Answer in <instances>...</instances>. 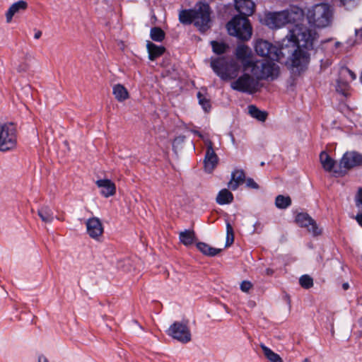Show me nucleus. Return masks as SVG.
I'll return each mask as SVG.
<instances>
[{"instance_id": "obj_1", "label": "nucleus", "mask_w": 362, "mask_h": 362, "mask_svg": "<svg viewBox=\"0 0 362 362\" xmlns=\"http://www.w3.org/2000/svg\"><path fill=\"white\" fill-rule=\"evenodd\" d=\"M304 11L298 6L269 13L265 18L266 24L271 28H279L289 25L288 33L283 39V53L289 54L297 48L307 52L313 48L314 35L312 31L302 24Z\"/></svg>"}, {"instance_id": "obj_2", "label": "nucleus", "mask_w": 362, "mask_h": 362, "mask_svg": "<svg viewBox=\"0 0 362 362\" xmlns=\"http://www.w3.org/2000/svg\"><path fill=\"white\" fill-rule=\"evenodd\" d=\"M255 49L256 53L262 57H265L268 62H279L280 63L288 64L293 71L300 73L303 71L308 65L310 62V55L308 52L303 49L297 48L294 52L289 54L283 53V40H281L280 47L273 45L267 40H257Z\"/></svg>"}, {"instance_id": "obj_3", "label": "nucleus", "mask_w": 362, "mask_h": 362, "mask_svg": "<svg viewBox=\"0 0 362 362\" xmlns=\"http://www.w3.org/2000/svg\"><path fill=\"white\" fill-rule=\"evenodd\" d=\"M235 58L240 61L244 71H250L257 79L274 80L279 74V67L274 62L266 59H252V52L250 47L244 44L238 45L235 51Z\"/></svg>"}, {"instance_id": "obj_4", "label": "nucleus", "mask_w": 362, "mask_h": 362, "mask_svg": "<svg viewBox=\"0 0 362 362\" xmlns=\"http://www.w3.org/2000/svg\"><path fill=\"white\" fill-rule=\"evenodd\" d=\"M211 9L206 2H199L194 9L182 10L179 13V20L183 24L194 23V25L202 32L210 28Z\"/></svg>"}, {"instance_id": "obj_5", "label": "nucleus", "mask_w": 362, "mask_h": 362, "mask_svg": "<svg viewBox=\"0 0 362 362\" xmlns=\"http://www.w3.org/2000/svg\"><path fill=\"white\" fill-rule=\"evenodd\" d=\"M211 67L223 81L236 78L240 71V66L238 62L223 57L212 59Z\"/></svg>"}, {"instance_id": "obj_6", "label": "nucleus", "mask_w": 362, "mask_h": 362, "mask_svg": "<svg viewBox=\"0 0 362 362\" xmlns=\"http://www.w3.org/2000/svg\"><path fill=\"white\" fill-rule=\"evenodd\" d=\"M247 16H236L227 23L228 34L242 40H248L252 35V26Z\"/></svg>"}, {"instance_id": "obj_7", "label": "nucleus", "mask_w": 362, "mask_h": 362, "mask_svg": "<svg viewBox=\"0 0 362 362\" xmlns=\"http://www.w3.org/2000/svg\"><path fill=\"white\" fill-rule=\"evenodd\" d=\"M17 144L16 125L13 122L0 124V151L13 149Z\"/></svg>"}, {"instance_id": "obj_8", "label": "nucleus", "mask_w": 362, "mask_h": 362, "mask_svg": "<svg viewBox=\"0 0 362 362\" xmlns=\"http://www.w3.org/2000/svg\"><path fill=\"white\" fill-rule=\"evenodd\" d=\"M259 80L253 75L244 73L230 83V87L238 92L252 95L259 90Z\"/></svg>"}, {"instance_id": "obj_9", "label": "nucleus", "mask_w": 362, "mask_h": 362, "mask_svg": "<svg viewBox=\"0 0 362 362\" xmlns=\"http://www.w3.org/2000/svg\"><path fill=\"white\" fill-rule=\"evenodd\" d=\"M168 333L173 339L183 344L188 343L192 339L191 332L187 325L179 322H174L170 325Z\"/></svg>"}, {"instance_id": "obj_10", "label": "nucleus", "mask_w": 362, "mask_h": 362, "mask_svg": "<svg viewBox=\"0 0 362 362\" xmlns=\"http://www.w3.org/2000/svg\"><path fill=\"white\" fill-rule=\"evenodd\" d=\"M333 18V6L326 3L318 4V28L331 25Z\"/></svg>"}, {"instance_id": "obj_11", "label": "nucleus", "mask_w": 362, "mask_h": 362, "mask_svg": "<svg viewBox=\"0 0 362 362\" xmlns=\"http://www.w3.org/2000/svg\"><path fill=\"white\" fill-rule=\"evenodd\" d=\"M204 144L206 146L204 160V170L208 173H211L216 167L218 158L214 150L212 141L209 139H204Z\"/></svg>"}, {"instance_id": "obj_12", "label": "nucleus", "mask_w": 362, "mask_h": 362, "mask_svg": "<svg viewBox=\"0 0 362 362\" xmlns=\"http://www.w3.org/2000/svg\"><path fill=\"white\" fill-rule=\"evenodd\" d=\"M86 232L88 235L95 240H99L103 233V226L98 218L93 217L86 221Z\"/></svg>"}, {"instance_id": "obj_13", "label": "nucleus", "mask_w": 362, "mask_h": 362, "mask_svg": "<svg viewBox=\"0 0 362 362\" xmlns=\"http://www.w3.org/2000/svg\"><path fill=\"white\" fill-rule=\"evenodd\" d=\"M362 165V155L356 151L345 153L340 160V166L349 170Z\"/></svg>"}, {"instance_id": "obj_14", "label": "nucleus", "mask_w": 362, "mask_h": 362, "mask_svg": "<svg viewBox=\"0 0 362 362\" xmlns=\"http://www.w3.org/2000/svg\"><path fill=\"white\" fill-rule=\"evenodd\" d=\"M296 223L300 226L308 229L313 236L317 235V226L315 221L306 213L297 214L295 218Z\"/></svg>"}, {"instance_id": "obj_15", "label": "nucleus", "mask_w": 362, "mask_h": 362, "mask_svg": "<svg viewBox=\"0 0 362 362\" xmlns=\"http://www.w3.org/2000/svg\"><path fill=\"white\" fill-rule=\"evenodd\" d=\"M237 11L244 16L252 15L255 11V3L252 0H234Z\"/></svg>"}, {"instance_id": "obj_16", "label": "nucleus", "mask_w": 362, "mask_h": 362, "mask_svg": "<svg viewBox=\"0 0 362 362\" xmlns=\"http://www.w3.org/2000/svg\"><path fill=\"white\" fill-rule=\"evenodd\" d=\"M96 185L100 189V194L105 197L113 196L116 192L115 185L110 180H98L96 181Z\"/></svg>"}, {"instance_id": "obj_17", "label": "nucleus", "mask_w": 362, "mask_h": 362, "mask_svg": "<svg viewBox=\"0 0 362 362\" xmlns=\"http://www.w3.org/2000/svg\"><path fill=\"white\" fill-rule=\"evenodd\" d=\"M27 8L28 3L25 1L20 0L13 3L6 13V22L10 23L15 14L25 11Z\"/></svg>"}, {"instance_id": "obj_18", "label": "nucleus", "mask_w": 362, "mask_h": 362, "mask_svg": "<svg viewBox=\"0 0 362 362\" xmlns=\"http://www.w3.org/2000/svg\"><path fill=\"white\" fill-rule=\"evenodd\" d=\"M245 173L242 170H235L232 173L231 180L228 182V187L232 190L238 189L239 185L244 182Z\"/></svg>"}, {"instance_id": "obj_19", "label": "nucleus", "mask_w": 362, "mask_h": 362, "mask_svg": "<svg viewBox=\"0 0 362 362\" xmlns=\"http://www.w3.org/2000/svg\"><path fill=\"white\" fill-rule=\"evenodd\" d=\"M320 160L323 168L326 171L333 172L334 174L337 173V172L334 170L335 161L325 151L320 153Z\"/></svg>"}, {"instance_id": "obj_20", "label": "nucleus", "mask_w": 362, "mask_h": 362, "mask_svg": "<svg viewBox=\"0 0 362 362\" xmlns=\"http://www.w3.org/2000/svg\"><path fill=\"white\" fill-rule=\"evenodd\" d=\"M146 47L149 59L152 61L162 55L165 52L164 47L156 45L150 41H147Z\"/></svg>"}, {"instance_id": "obj_21", "label": "nucleus", "mask_w": 362, "mask_h": 362, "mask_svg": "<svg viewBox=\"0 0 362 362\" xmlns=\"http://www.w3.org/2000/svg\"><path fill=\"white\" fill-rule=\"evenodd\" d=\"M248 114L252 117L258 120L259 122H264L268 116V113L266 111H263L257 108L254 105H250L247 107Z\"/></svg>"}, {"instance_id": "obj_22", "label": "nucleus", "mask_w": 362, "mask_h": 362, "mask_svg": "<svg viewBox=\"0 0 362 362\" xmlns=\"http://www.w3.org/2000/svg\"><path fill=\"white\" fill-rule=\"evenodd\" d=\"M37 214L45 223H50L54 220L53 211L47 206L40 207L37 211Z\"/></svg>"}, {"instance_id": "obj_23", "label": "nucleus", "mask_w": 362, "mask_h": 362, "mask_svg": "<svg viewBox=\"0 0 362 362\" xmlns=\"http://www.w3.org/2000/svg\"><path fill=\"white\" fill-rule=\"evenodd\" d=\"M233 200V194L227 189H221L217 197L216 202L220 205L230 204Z\"/></svg>"}, {"instance_id": "obj_24", "label": "nucleus", "mask_w": 362, "mask_h": 362, "mask_svg": "<svg viewBox=\"0 0 362 362\" xmlns=\"http://www.w3.org/2000/svg\"><path fill=\"white\" fill-rule=\"evenodd\" d=\"M112 93L115 98L119 102L125 100L129 97L128 91L124 86L121 84L114 86Z\"/></svg>"}, {"instance_id": "obj_25", "label": "nucleus", "mask_w": 362, "mask_h": 362, "mask_svg": "<svg viewBox=\"0 0 362 362\" xmlns=\"http://www.w3.org/2000/svg\"><path fill=\"white\" fill-rule=\"evenodd\" d=\"M260 347H261L265 357L270 362H283L282 358L280 357V356L279 354L274 353L271 349H269L264 344H261Z\"/></svg>"}, {"instance_id": "obj_26", "label": "nucleus", "mask_w": 362, "mask_h": 362, "mask_svg": "<svg viewBox=\"0 0 362 362\" xmlns=\"http://www.w3.org/2000/svg\"><path fill=\"white\" fill-rule=\"evenodd\" d=\"M197 247L203 254L211 257L216 256L221 251V250L212 247L204 243H198L197 244Z\"/></svg>"}, {"instance_id": "obj_27", "label": "nucleus", "mask_w": 362, "mask_h": 362, "mask_svg": "<svg viewBox=\"0 0 362 362\" xmlns=\"http://www.w3.org/2000/svg\"><path fill=\"white\" fill-rule=\"evenodd\" d=\"M180 240L185 245H190L194 241V233L192 230H185L180 233Z\"/></svg>"}, {"instance_id": "obj_28", "label": "nucleus", "mask_w": 362, "mask_h": 362, "mask_svg": "<svg viewBox=\"0 0 362 362\" xmlns=\"http://www.w3.org/2000/svg\"><path fill=\"white\" fill-rule=\"evenodd\" d=\"M291 204V199L288 196L278 195L275 199V206L280 209H285Z\"/></svg>"}, {"instance_id": "obj_29", "label": "nucleus", "mask_w": 362, "mask_h": 362, "mask_svg": "<svg viewBox=\"0 0 362 362\" xmlns=\"http://www.w3.org/2000/svg\"><path fill=\"white\" fill-rule=\"evenodd\" d=\"M150 36L153 41L162 42L165 38V33L161 28L154 27L150 30Z\"/></svg>"}, {"instance_id": "obj_30", "label": "nucleus", "mask_w": 362, "mask_h": 362, "mask_svg": "<svg viewBox=\"0 0 362 362\" xmlns=\"http://www.w3.org/2000/svg\"><path fill=\"white\" fill-rule=\"evenodd\" d=\"M211 46L214 52H215L217 54L224 53L226 51V49L228 48V46L225 43L218 42L216 41L211 42Z\"/></svg>"}, {"instance_id": "obj_31", "label": "nucleus", "mask_w": 362, "mask_h": 362, "mask_svg": "<svg viewBox=\"0 0 362 362\" xmlns=\"http://www.w3.org/2000/svg\"><path fill=\"white\" fill-rule=\"evenodd\" d=\"M234 240L233 228L229 222H226V246L232 245Z\"/></svg>"}, {"instance_id": "obj_32", "label": "nucleus", "mask_w": 362, "mask_h": 362, "mask_svg": "<svg viewBox=\"0 0 362 362\" xmlns=\"http://www.w3.org/2000/svg\"><path fill=\"white\" fill-rule=\"evenodd\" d=\"M299 283L300 286L304 288H310L313 286V279L308 274L303 275L299 279Z\"/></svg>"}, {"instance_id": "obj_33", "label": "nucleus", "mask_w": 362, "mask_h": 362, "mask_svg": "<svg viewBox=\"0 0 362 362\" xmlns=\"http://www.w3.org/2000/svg\"><path fill=\"white\" fill-rule=\"evenodd\" d=\"M197 98L199 105L202 107L205 112L209 111L211 108L210 101L206 98L200 92L197 93Z\"/></svg>"}, {"instance_id": "obj_34", "label": "nucleus", "mask_w": 362, "mask_h": 362, "mask_svg": "<svg viewBox=\"0 0 362 362\" xmlns=\"http://www.w3.org/2000/svg\"><path fill=\"white\" fill-rule=\"evenodd\" d=\"M349 86L346 82L339 81L337 82V90L342 95L347 96L349 94Z\"/></svg>"}, {"instance_id": "obj_35", "label": "nucleus", "mask_w": 362, "mask_h": 362, "mask_svg": "<svg viewBox=\"0 0 362 362\" xmlns=\"http://www.w3.org/2000/svg\"><path fill=\"white\" fill-rule=\"evenodd\" d=\"M360 0H339L341 5L350 10L358 6Z\"/></svg>"}, {"instance_id": "obj_36", "label": "nucleus", "mask_w": 362, "mask_h": 362, "mask_svg": "<svg viewBox=\"0 0 362 362\" xmlns=\"http://www.w3.org/2000/svg\"><path fill=\"white\" fill-rule=\"evenodd\" d=\"M317 6V5H314L313 6V8H315ZM307 20L308 21V23L310 25L311 27H313L315 29V23H316V18H315V13L314 9L309 10L307 13Z\"/></svg>"}, {"instance_id": "obj_37", "label": "nucleus", "mask_w": 362, "mask_h": 362, "mask_svg": "<svg viewBox=\"0 0 362 362\" xmlns=\"http://www.w3.org/2000/svg\"><path fill=\"white\" fill-rule=\"evenodd\" d=\"M321 46H322V47H321L322 49H327L329 51L332 52L334 47V44L332 39H329L327 41L322 42Z\"/></svg>"}, {"instance_id": "obj_38", "label": "nucleus", "mask_w": 362, "mask_h": 362, "mask_svg": "<svg viewBox=\"0 0 362 362\" xmlns=\"http://www.w3.org/2000/svg\"><path fill=\"white\" fill-rule=\"evenodd\" d=\"M252 287V284L249 281H243L240 284V290L245 293H247L251 289Z\"/></svg>"}, {"instance_id": "obj_39", "label": "nucleus", "mask_w": 362, "mask_h": 362, "mask_svg": "<svg viewBox=\"0 0 362 362\" xmlns=\"http://www.w3.org/2000/svg\"><path fill=\"white\" fill-rule=\"evenodd\" d=\"M247 186L252 189H258V184L252 178H248L246 182Z\"/></svg>"}, {"instance_id": "obj_40", "label": "nucleus", "mask_w": 362, "mask_h": 362, "mask_svg": "<svg viewBox=\"0 0 362 362\" xmlns=\"http://www.w3.org/2000/svg\"><path fill=\"white\" fill-rule=\"evenodd\" d=\"M332 64V61L329 59H322L321 60V64L320 68L322 70L326 69L327 67H329Z\"/></svg>"}, {"instance_id": "obj_41", "label": "nucleus", "mask_w": 362, "mask_h": 362, "mask_svg": "<svg viewBox=\"0 0 362 362\" xmlns=\"http://www.w3.org/2000/svg\"><path fill=\"white\" fill-rule=\"evenodd\" d=\"M253 228H254L253 233H261V231L262 230V223L259 221H256L255 223V224L253 225Z\"/></svg>"}, {"instance_id": "obj_42", "label": "nucleus", "mask_w": 362, "mask_h": 362, "mask_svg": "<svg viewBox=\"0 0 362 362\" xmlns=\"http://www.w3.org/2000/svg\"><path fill=\"white\" fill-rule=\"evenodd\" d=\"M356 35L358 40L362 42V28L361 29L356 30Z\"/></svg>"}, {"instance_id": "obj_43", "label": "nucleus", "mask_w": 362, "mask_h": 362, "mask_svg": "<svg viewBox=\"0 0 362 362\" xmlns=\"http://www.w3.org/2000/svg\"><path fill=\"white\" fill-rule=\"evenodd\" d=\"M344 71L350 75L352 80L356 79V76L351 70L349 69L348 68H346L344 69Z\"/></svg>"}, {"instance_id": "obj_44", "label": "nucleus", "mask_w": 362, "mask_h": 362, "mask_svg": "<svg viewBox=\"0 0 362 362\" xmlns=\"http://www.w3.org/2000/svg\"><path fill=\"white\" fill-rule=\"evenodd\" d=\"M192 132H193L195 135H197V136H198L199 137H200L201 139H202L204 141V139H207L206 137H204V136H203V134H201L199 132H198V131H197V130H193V131H192Z\"/></svg>"}, {"instance_id": "obj_45", "label": "nucleus", "mask_w": 362, "mask_h": 362, "mask_svg": "<svg viewBox=\"0 0 362 362\" xmlns=\"http://www.w3.org/2000/svg\"><path fill=\"white\" fill-rule=\"evenodd\" d=\"M356 219L358 224L362 226V214L357 215Z\"/></svg>"}, {"instance_id": "obj_46", "label": "nucleus", "mask_w": 362, "mask_h": 362, "mask_svg": "<svg viewBox=\"0 0 362 362\" xmlns=\"http://www.w3.org/2000/svg\"><path fill=\"white\" fill-rule=\"evenodd\" d=\"M42 36V32L40 30H35V33L34 35L35 39H39Z\"/></svg>"}, {"instance_id": "obj_47", "label": "nucleus", "mask_w": 362, "mask_h": 362, "mask_svg": "<svg viewBox=\"0 0 362 362\" xmlns=\"http://www.w3.org/2000/svg\"><path fill=\"white\" fill-rule=\"evenodd\" d=\"M274 273V271L272 269L267 268L265 270V274L268 276L272 275Z\"/></svg>"}, {"instance_id": "obj_48", "label": "nucleus", "mask_w": 362, "mask_h": 362, "mask_svg": "<svg viewBox=\"0 0 362 362\" xmlns=\"http://www.w3.org/2000/svg\"><path fill=\"white\" fill-rule=\"evenodd\" d=\"M349 287V285L348 283H344L342 284V288L344 290H347Z\"/></svg>"}]
</instances>
